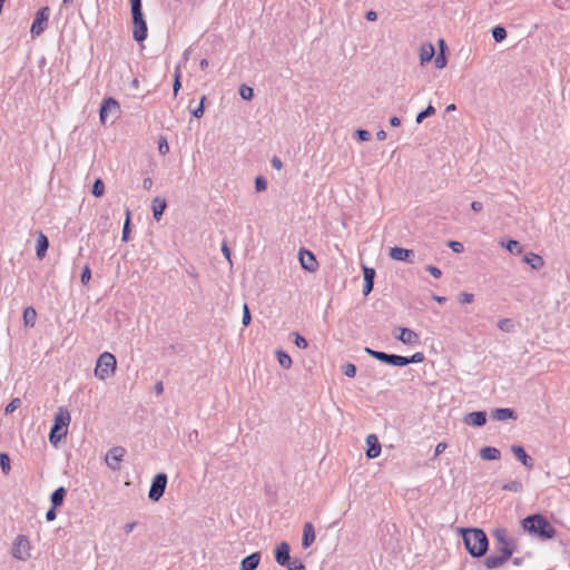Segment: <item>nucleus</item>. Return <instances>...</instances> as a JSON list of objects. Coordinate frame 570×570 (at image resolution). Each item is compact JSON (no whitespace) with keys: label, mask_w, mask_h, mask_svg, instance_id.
I'll use <instances>...</instances> for the list:
<instances>
[{"label":"nucleus","mask_w":570,"mask_h":570,"mask_svg":"<svg viewBox=\"0 0 570 570\" xmlns=\"http://www.w3.org/2000/svg\"><path fill=\"white\" fill-rule=\"evenodd\" d=\"M463 541L472 557H482L488 550V538L481 529H468L463 532Z\"/></svg>","instance_id":"1"},{"label":"nucleus","mask_w":570,"mask_h":570,"mask_svg":"<svg viewBox=\"0 0 570 570\" xmlns=\"http://www.w3.org/2000/svg\"><path fill=\"white\" fill-rule=\"evenodd\" d=\"M522 525L525 531L537 534L542 539H551L554 534L553 527L540 514L527 517L523 519Z\"/></svg>","instance_id":"2"},{"label":"nucleus","mask_w":570,"mask_h":570,"mask_svg":"<svg viewBox=\"0 0 570 570\" xmlns=\"http://www.w3.org/2000/svg\"><path fill=\"white\" fill-rule=\"evenodd\" d=\"M70 420L71 417L69 411L66 407H59L55 415L53 424L49 434V441L53 445H57L58 442H60V440L67 435Z\"/></svg>","instance_id":"3"},{"label":"nucleus","mask_w":570,"mask_h":570,"mask_svg":"<svg viewBox=\"0 0 570 570\" xmlns=\"http://www.w3.org/2000/svg\"><path fill=\"white\" fill-rule=\"evenodd\" d=\"M492 538L495 540L492 553L509 560L515 549L514 540L508 535V531L504 528H495L492 531Z\"/></svg>","instance_id":"4"},{"label":"nucleus","mask_w":570,"mask_h":570,"mask_svg":"<svg viewBox=\"0 0 570 570\" xmlns=\"http://www.w3.org/2000/svg\"><path fill=\"white\" fill-rule=\"evenodd\" d=\"M117 361L115 355L109 352H104L97 360L94 373L100 381H106L115 375Z\"/></svg>","instance_id":"5"},{"label":"nucleus","mask_w":570,"mask_h":570,"mask_svg":"<svg viewBox=\"0 0 570 570\" xmlns=\"http://www.w3.org/2000/svg\"><path fill=\"white\" fill-rule=\"evenodd\" d=\"M31 544L27 535L19 534L11 547V554L14 559L26 561L30 558Z\"/></svg>","instance_id":"6"},{"label":"nucleus","mask_w":570,"mask_h":570,"mask_svg":"<svg viewBox=\"0 0 570 570\" xmlns=\"http://www.w3.org/2000/svg\"><path fill=\"white\" fill-rule=\"evenodd\" d=\"M167 485V475L165 473H158L154 476L150 485L148 497L150 500L157 502L164 495Z\"/></svg>","instance_id":"7"},{"label":"nucleus","mask_w":570,"mask_h":570,"mask_svg":"<svg viewBox=\"0 0 570 570\" xmlns=\"http://www.w3.org/2000/svg\"><path fill=\"white\" fill-rule=\"evenodd\" d=\"M49 16L50 9L48 7H42L37 11L36 18L30 29L33 36H40L45 31V29L47 28Z\"/></svg>","instance_id":"8"},{"label":"nucleus","mask_w":570,"mask_h":570,"mask_svg":"<svg viewBox=\"0 0 570 570\" xmlns=\"http://www.w3.org/2000/svg\"><path fill=\"white\" fill-rule=\"evenodd\" d=\"M132 16V37L136 41L141 42L147 38V23L144 19L142 11L131 13Z\"/></svg>","instance_id":"9"},{"label":"nucleus","mask_w":570,"mask_h":570,"mask_svg":"<svg viewBox=\"0 0 570 570\" xmlns=\"http://www.w3.org/2000/svg\"><path fill=\"white\" fill-rule=\"evenodd\" d=\"M126 454V450L122 446L111 448L105 458L106 464L112 470H120V463Z\"/></svg>","instance_id":"10"},{"label":"nucleus","mask_w":570,"mask_h":570,"mask_svg":"<svg viewBox=\"0 0 570 570\" xmlns=\"http://www.w3.org/2000/svg\"><path fill=\"white\" fill-rule=\"evenodd\" d=\"M298 259L301 263V266L308 272H315L317 268V261L314 256V254L307 249L302 248L298 252Z\"/></svg>","instance_id":"11"},{"label":"nucleus","mask_w":570,"mask_h":570,"mask_svg":"<svg viewBox=\"0 0 570 570\" xmlns=\"http://www.w3.org/2000/svg\"><path fill=\"white\" fill-rule=\"evenodd\" d=\"M396 331L399 334H394V336L402 343L407 345H415L419 343V335L414 331L406 327H397Z\"/></svg>","instance_id":"12"},{"label":"nucleus","mask_w":570,"mask_h":570,"mask_svg":"<svg viewBox=\"0 0 570 570\" xmlns=\"http://www.w3.org/2000/svg\"><path fill=\"white\" fill-rule=\"evenodd\" d=\"M390 257L394 261L413 263L414 252L402 247H392Z\"/></svg>","instance_id":"13"},{"label":"nucleus","mask_w":570,"mask_h":570,"mask_svg":"<svg viewBox=\"0 0 570 570\" xmlns=\"http://www.w3.org/2000/svg\"><path fill=\"white\" fill-rule=\"evenodd\" d=\"M289 544L285 541L281 542L275 550V560L279 566L287 564L289 561Z\"/></svg>","instance_id":"14"},{"label":"nucleus","mask_w":570,"mask_h":570,"mask_svg":"<svg viewBox=\"0 0 570 570\" xmlns=\"http://www.w3.org/2000/svg\"><path fill=\"white\" fill-rule=\"evenodd\" d=\"M366 444H367L366 456L368 459L377 458L381 453V444H380L377 436L375 434L367 435Z\"/></svg>","instance_id":"15"},{"label":"nucleus","mask_w":570,"mask_h":570,"mask_svg":"<svg viewBox=\"0 0 570 570\" xmlns=\"http://www.w3.org/2000/svg\"><path fill=\"white\" fill-rule=\"evenodd\" d=\"M464 423L472 426H483L487 423V413L483 411H475L464 416Z\"/></svg>","instance_id":"16"},{"label":"nucleus","mask_w":570,"mask_h":570,"mask_svg":"<svg viewBox=\"0 0 570 570\" xmlns=\"http://www.w3.org/2000/svg\"><path fill=\"white\" fill-rule=\"evenodd\" d=\"M511 451L514 454V456L527 468L532 469L534 461L533 459L527 454L524 449L521 445H512Z\"/></svg>","instance_id":"17"},{"label":"nucleus","mask_w":570,"mask_h":570,"mask_svg":"<svg viewBox=\"0 0 570 570\" xmlns=\"http://www.w3.org/2000/svg\"><path fill=\"white\" fill-rule=\"evenodd\" d=\"M315 528L313 523L306 522L303 527L302 547L304 549L309 548L315 541Z\"/></svg>","instance_id":"18"},{"label":"nucleus","mask_w":570,"mask_h":570,"mask_svg":"<svg viewBox=\"0 0 570 570\" xmlns=\"http://www.w3.org/2000/svg\"><path fill=\"white\" fill-rule=\"evenodd\" d=\"M363 276H364V288L363 294L367 296L373 291L375 269L372 267L363 266Z\"/></svg>","instance_id":"19"},{"label":"nucleus","mask_w":570,"mask_h":570,"mask_svg":"<svg viewBox=\"0 0 570 570\" xmlns=\"http://www.w3.org/2000/svg\"><path fill=\"white\" fill-rule=\"evenodd\" d=\"M491 417L495 421L515 420V413L512 409L500 407L491 412Z\"/></svg>","instance_id":"20"},{"label":"nucleus","mask_w":570,"mask_h":570,"mask_svg":"<svg viewBox=\"0 0 570 570\" xmlns=\"http://www.w3.org/2000/svg\"><path fill=\"white\" fill-rule=\"evenodd\" d=\"M259 562L261 554L258 552H254L242 560L240 570H255Z\"/></svg>","instance_id":"21"},{"label":"nucleus","mask_w":570,"mask_h":570,"mask_svg":"<svg viewBox=\"0 0 570 570\" xmlns=\"http://www.w3.org/2000/svg\"><path fill=\"white\" fill-rule=\"evenodd\" d=\"M167 207L166 199L163 197H156L154 198L151 203V209L154 214V218L158 222L160 220L165 209Z\"/></svg>","instance_id":"22"},{"label":"nucleus","mask_w":570,"mask_h":570,"mask_svg":"<svg viewBox=\"0 0 570 570\" xmlns=\"http://www.w3.org/2000/svg\"><path fill=\"white\" fill-rule=\"evenodd\" d=\"M435 55V50L432 43L426 42L423 43L420 48V62L421 65H425L431 61Z\"/></svg>","instance_id":"23"},{"label":"nucleus","mask_w":570,"mask_h":570,"mask_svg":"<svg viewBox=\"0 0 570 570\" xmlns=\"http://www.w3.org/2000/svg\"><path fill=\"white\" fill-rule=\"evenodd\" d=\"M523 262L535 271L541 269L544 266L543 258L534 253H528L527 255H524Z\"/></svg>","instance_id":"24"},{"label":"nucleus","mask_w":570,"mask_h":570,"mask_svg":"<svg viewBox=\"0 0 570 570\" xmlns=\"http://www.w3.org/2000/svg\"><path fill=\"white\" fill-rule=\"evenodd\" d=\"M118 108H119V104L114 98L109 97V98L104 99L102 104L100 106V110H99L101 122L102 124L106 122L107 109H118Z\"/></svg>","instance_id":"25"},{"label":"nucleus","mask_w":570,"mask_h":570,"mask_svg":"<svg viewBox=\"0 0 570 570\" xmlns=\"http://www.w3.org/2000/svg\"><path fill=\"white\" fill-rule=\"evenodd\" d=\"M480 458L487 461H495L501 458V452L499 449L493 446H484L479 452Z\"/></svg>","instance_id":"26"},{"label":"nucleus","mask_w":570,"mask_h":570,"mask_svg":"<svg viewBox=\"0 0 570 570\" xmlns=\"http://www.w3.org/2000/svg\"><path fill=\"white\" fill-rule=\"evenodd\" d=\"M67 490L63 487H59L52 492L50 497V502L53 509H57L62 505Z\"/></svg>","instance_id":"27"},{"label":"nucleus","mask_w":570,"mask_h":570,"mask_svg":"<svg viewBox=\"0 0 570 570\" xmlns=\"http://www.w3.org/2000/svg\"><path fill=\"white\" fill-rule=\"evenodd\" d=\"M49 247V240L43 233H39L36 246V253L39 258L45 257L47 249Z\"/></svg>","instance_id":"28"},{"label":"nucleus","mask_w":570,"mask_h":570,"mask_svg":"<svg viewBox=\"0 0 570 570\" xmlns=\"http://www.w3.org/2000/svg\"><path fill=\"white\" fill-rule=\"evenodd\" d=\"M508 560L500 557L499 554L491 553L485 558L484 564L488 569H497L504 564Z\"/></svg>","instance_id":"29"},{"label":"nucleus","mask_w":570,"mask_h":570,"mask_svg":"<svg viewBox=\"0 0 570 570\" xmlns=\"http://www.w3.org/2000/svg\"><path fill=\"white\" fill-rule=\"evenodd\" d=\"M37 317V312L33 307H27L23 311V321L27 326H33Z\"/></svg>","instance_id":"30"},{"label":"nucleus","mask_w":570,"mask_h":570,"mask_svg":"<svg viewBox=\"0 0 570 570\" xmlns=\"http://www.w3.org/2000/svg\"><path fill=\"white\" fill-rule=\"evenodd\" d=\"M441 52L434 59V66L438 69H443L446 66V58L444 56V40H440Z\"/></svg>","instance_id":"31"},{"label":"nucleus","mask_w":570,"mask_h":570,"mask_svg":"<svg viewBox=\"0 0 570 570\" xmlns=\"http://www.w3.org/2000/svg\"><path fill=\"white\" fill-rule=\"evenodd\" d=\"M276 356H277V361L282 367L289 368L292 366V358L287 353L283 352V351H277Z\"/></svg>","instance_id":"32"},{"label":"nucleus","mask_w":570,"mask_h":570,"mask_svg":"<svg viewBox=\"0 0 570 570\" xmlns=\"http://www.w3.org/2000/svg\"><path fill=\"white\" fill-rule=\"evenodd\" d=\"M502 490L510 491L514 493L522 492L523 485L520 481L513 480L502 485Z\"/></svg>","instance_id":"33"},{"label":"nucleus","mask_w":570,"mask_h":570,"mask_svg":"<svg viewBox=\"0 0 570 570\" xmlns=\"http://www.w3.org/2000/svg\"><path fill=\"white\" fill-rule=\"evenodd\" d=\"M365 352L371 355L372 357H374L375 360L377 361H381V362H384V363H387L389 364V358H390V355L391 354H387V353H384V352H379V351H374L370 347H366L365 348Z\"/></svg>","instance_id":"34"},{"label":"nucleus","mask_w":570,"mask_h":570,"mask_svg":"<svg viewBox=\"0 0 570 570\" xmlns=\"http://www.w3.org/2000/svg\"><path fill=\"white\" fill-rule=\"evenodd\" d=\"M503 247H505L512 254H520L522 252V247L518 240L510 239L507 243H501Z\"/></svg>","instance_id":"35"},{"label":"nucleus","mask_w":570,"mask_h":570,"mask_svg":"<svg viewBox=\"0 0 570 570\" xmlns=\"http://www.w3.org/2000/svg\"><path fill=\"white\" fill-rule=\"evenodd\" d=\"M389 364L402 367L409 365V361L407 357L405 356L391 354L389 358Z\"/></svg>","instance_id":"36"},{"label":"nucleus","mask_w":570,"mask_h":570,"mask_svg":"<svg viewBox=\"0 0 570 570\" xmlns=\"http://www.w3.org/2000/svg\"><path fill=\"white\" fill-rule=\"evenodd\" d=\"M287 570H306L304 563L297 558H289L287 564H284Z\"/></svg>","instance_id":"37"},{"label":"nucleus","mask_w":570,"mask_h":570,"mask_svg":"<svg viewBox=\"0 0 570 570\" xmlns=\"http://www.w3.org/2000/svg\"><path fill=\"white\" fill-rule=\"evenodd\" d=\"M492 37L497 42H501L507 38V31L503 27L497 26L492 29Z\"/></svg>","instance_id":"38"},{"label":"nucleus","mask_w":570,"mask_h":570,"mask_svg":"<svg viewBox=\"0 0 570 570\" xmlns=\"http://www.w3.org/2000/svg\"><path fill=\"white\" fill-rule=\"evenodd\" d=\"M498 327H499L502 332L510 333V332H512V331H513L514 324H513L512 320H510V318H501V320L498 322Z\"/></svg>","instance_id":"39"},{"label":"nucleus","mask_w":570,"mask_h":570,"mask_svg":"<svg viewBox=\"0 0 570 570\" xmlns=\"http://www.w3.org/2000/svg\"><path fill=\"white\" fill-rule=\"evenodd\" d=\"M435 114V108L429 105L423 111L416 116V124H421L425 118L431 117Z\"/></svg>","instance_id":"40"},{"label":"nucleus","mask_w":570,"mask_h":570,"mask_svg":"<svg viewBox=\"0 0 570 570\" xmlns=\"http://www.w3.org/2000/svg\"><path fill=\"white\" fill-rule=\"evenodd\" d=\"M129 225H130V210L127 209L126 210V219H125V224H124V228H122V236H121V239L124 242H127L129 239Z\"/></svg>","instance_id":"41"},{"label":"nucleus","mask_w":570,"mask_h":570,"mask_svg":"<svg viewBox=\"0 0 570 570\" xmlns=\"http://www.w3.org/2000/svg\"><path fill=\"white\" fill-rule=\"evenodd\" d=\"M105 194V185L101 179H97L92 186V195L101 197Z\"/></svg>","instance_id":"42"},{"label":"nucleus","mask_w":570,"mask_h":570,"mask_svg":"<svg viewBox=\"0 0 570 570\" xmlns=\"http://www.w3.org/2000/svg\"><path fill=\"white\" fill-rule=\"evenodd\" d=\"M239 95L244 100H250L254 96V90L246 85H242L239 88Z\"/></svg>","instance_id":"43"},{"label":"nucleus","mask_w":570,"mask_h":570,"mask_svg":"<svg viewBox=\"0 0 570 570\" xmlns=\"http://www.w3.org/2000/svg\"><path fill=\"white\" fill-rule=\"evenodd\" d=\"M0 466L4 474H8L10 471V459L6 453L0 454Z\"/></svg>","instance_id":"44"},{"label":"nucleus","mask_w":570,"mask_h":570,"mask_svg":"<svg viewBox=\"0 0 570 570\" xmlns=\"http://www.w3.org/2000/svg\"><path fill=\"white\" fill-rule=\"evenodd\" d=\"M21 405V400L16 397L13 399L4 409L6 414H11Z\"/></svg>","instance_id":"45"},{"label":"nucleus","mask_w":570,"mask_h":570,"mask_svg":"<svg viewBox=\"0 0 570 570\" xmlns=\"http://www.w3.org/2000/svg\"><path fill=\"white\" fill-rule=\"evenodd\" d=\"M294 343L295 345L298 347V348H307L308 346V343L307 341L305 340V337H303L302 335H299L298 333H294Z\"/></svg>","instance_id":"46"},{"label":"nucleus","mask_w":570,"mask_h":570,"mask_svg":"<svg viewBox=\"0 0 570 570\" xmlns=\"http://www.w3.org/2000/svg\"><path fill=\"white\" fill-rule=\"evenodd\" d=\"M180 88H181L180 70H179V67H176V69H175V79H174V85H173L174 94L177 95Z\"/></svg>","instance_id":"47"},{"label":"nucleus","mask_w":570,"mask_h":570,"mask_svg":"<svg viewBox=\"0 0 570 570\" xmlns=\"http://www.w3.org/2000/svg\"><path fill=\"white\" fill-rule=\"evenodd\" d=\"M343 373L347 376V377H354L355 374H356V366L352 363H346L345 365H343Z\"/></svg>","instance_id":"48"},{"label":"nucleus","mask_w":570,"mask_h":570,"mask_svg":"<svg viewBox=\"0 0 570 570\" xmlns=\"http://www.w3.org/2000/svg\"><path fill=\"white\" fill-rule=\"evenodd\" d=\"M255 188L257 191H264L266 190L267 188V181L265 178H263L262 176H258L256 179H255Z\"/></svg>","instance_id":"49"},{"label":"nucleus","mask_w":570,"mask_h":570,"mask_svg":"<svg viewBox=\"0 0 570 570\" xmlns=\"http://www.w3.org/2000/svg\"><path fill=\"white\" fill-rule=\"evenodd\" d=\"M250 321H252V317H250L249 308H248L247 304H244L242 323L244 326H248L250 324Z\"/></svg>","instance_id":"50"},{"label":"nucleus","mask_w":570,"mask_h":570,"mask_svg":"<svg viewBox=\"0 0 570 570\" xmlns=\"http://www.w3.org/2000/svg\"><path fill=\"white\" fill-rule=\"evenodd\" d=\"M205 99H206V97H205V96H203V97H202V99H200V102H199L198 107H197V108H195L194 110H191V114H193V116H194V117H196V118H200V117H203V115H204V101H205Z\"/></svg>","instance_id":"51"},{"label":"nucleus","mask_w":570,"mask_h":570,"mask_svg":"<svg viewBox=\"0 0 570 570\" xmlns=\"http://www.w3.org/2000/svg\"><path fill=\"white\" fill-rule=\"evenodd\" d=\"M449 247L454 252V253H462L464 250V246L462 243L460 242H456V240H451L449 242Z\"/></svg>","instance_id":"52"},{"label":"nucleus","mask_w":570,"mask_h":570,"mask_svg":"<svg viewBox=\"0 0 570 570\" xmlns=\"http://www.w3.org/2000/svg\"><path fill=\"white\" fill-rule=\"evenodd\" d=\"M158 150L161 155H166L169 150L168 142L166 138L161 137L158 141Z\"/></svg>","instance_id":"53"},{"label":"nucleus","mask_w":570,"mask_h":570,"mask_svg":"<svg viewBox=\"0 0 570 570\" xmlns=\"http://www.w3.org/2000/svg\"><path fill=\"white\" fill-rule=\"evenodd\" d=\"M91 278V269L88 265H86L81 273V283L87 284Z\"/></svg>","instance_id":"54"},{"label":"nucleus","mask_w":570,"mask_h":570,"mask_svg":"<svg viewBox=\"0 0 570 570\" xmlns=\"http://www.w3.org/2000/svg\"><path fill=\"white\" fill-rule=\"evenodd\" d=\"M409 364L421 363L424 361V354L422 352L414 353L411 357H407Z\"/></svg>","instance_id":"55"},{"label":"nucleus","mask_w":570,"mask_h":570,"mask_svg":"<svg viewBox=\"0 0 570 570\" xmlns=\"http://www.w3.org/2000/svg\"><path fill=\"white\" fill-rule=\"evenodd\" d=\"M356 136L358 137L360 140L362 141H367L370 140L371 138V134L370 131L365 130V129H357L355 131Z\"/></svg>","instance_id":"56"},{"label":"nucleus","mask_w":570,"mask_h":570,"mask_svg":"<svg viewBox=\"0 0 570 570\" xmlns=\"http://www.w3.org/2000/svg\"><path fill=\"white\" fill-rule=\"evenodd\" d=\"M473 297H474L473 294L463 292L460 294L459 301L462 304H470L473 301Z\"/></svg>","instance_id":"57"},{"label":"nucleus","mask_w":570,"mask_h":570,"mask_svg":"<svg viewBox=\"0 0 570 570\" xmlns=\"http://www.w3.org/2000/svg\"><path fill=\"white\" fill-rule=\"evenodd\" d=\"M426 271L435 278H440L442 276L441 269L435 266L429 265Z\"/></svg>","instance_id":"58"},{"label":"nucleus","mask_w":570,"mask_h":570,"mask_svg":"<svg viewBox=\"0 0 570 570\" xmlns=\"http://www.w3.org/2000/svg\"><path fill=\"white\" fill-rule=\"evenodd\" d=\"M131 13L141 12V0H130Z\"/></svg>","instance_id":"59"},{"label":"nucleus","mask_w":570,"mask_h":570,"mask_svg":"<svg viewBox=\"0 0 570 570\" xmlns=\"http://www.w3.org/2000/svg\"><path fill=\"white\" fill-rule=\"evenodd\" d=\"M272 166L277 169V170H281L283 168V163L282 160L278 158V157H273L272 159Z\"/></svg>","instance_id":"60"},{"label":"nucleus","mask_w":570,"mask_h":570,"mask_svg":"<svg viewBox=\"0 0 570 570\" xmlns=\"http://www.w3.org/2000/svg\"><path fill=\"white\" fill-rule=\"evenodd\" d=\"M446 449V443L440 442L435 446V456L440 455L442 452H444Z\"/></svg>","instance_id":"61"},{"label":"nucleus","mask_w":570,"mask_h":570,"mask_svg":"<svg viewBox=\"0 0 570 570\" xmlns=\"http://www.w3.org/2000/svg\"><path fill=\"white\" fill-rule=\"evenodd\" d=\"M56 517H57V514H56V509H53V508L51 507V509H49V510L47 511V513H46V519H47L48 521H53V520L56 519Z\"/></svg>","instance_id":"62"},{"label":"nucleus","mask_w":570,"mask_h":570,"mask_svg":"<svg viewBox=\"0 0 570 570\" xmlns=\"http://www.w3.org/2000/svg\"><path fill=\"white\" fill-rule=\"evenodd\" d=\"M365 18H366V20L374 22L377 20V13L373 10L367 11L365 14Z\"/></svg>","instance_id":"63"},{"label":"nucleus","mask_w":570,"mask_h":570,"mask_svg":"<svg viewBox=\"0 0 570 570\" xmlns=\"http://www.w3.org/2000/svg\"><path fill=\"white\" fill-rule=\"evenodd\" d=\"M471 208H472V210L479 213V212H481L483 209V204L481 202H476V200L472 202L471 203Z\"/></svg>","instance_id":"64"}]
</instances>
